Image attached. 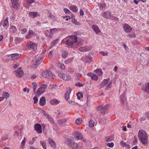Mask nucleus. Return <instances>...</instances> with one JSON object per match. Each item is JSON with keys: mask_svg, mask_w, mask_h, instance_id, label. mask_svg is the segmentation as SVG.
I'll return each mask as SVG.
<instances>
[{"mask_svg": "<svg viewBox=\"0 0 149 149\" xmlns=\"http://www.w3.org/2000/svg\"><path fill=\"white\" fill-rule=\"evenodd\" d=\"M139 138L143 144H146L148 142V136L146 133L143 130L139 131L138 133Z\"/></svg>", "mask_w": 149, "mask_h": 149, "instance_id": "nucleus-1", "label": "nucleus"}, {"mask_svg": "<svg viewBox=\"0 0 149 149\" xmlns=\"http://www.w3.org/2000/svg\"><path fill=\"white\" fill-rule=\"evenodd\" d=\"M43 59V55L40 56L37 59L33 60L31 65V67L33 68H36L42 62Z\"/></svg>", "mask_w": 149, "mask_h": 149, "instance_id": "nucleus-2", "label": "nucleus"}, {"mask_svg": "<svg viewBox=\"0 0 149 149\" xmlns=\"http://www.w3.org/2000/svg\"><path fill=\"white\" fill-rule=\"evenodd\" d=\"M20 55L18 54H14L9 55L6 56L7 59H6V61L8 62L9 60H15L18 59L20 57Z\"/></svg>", "mask_w": 149, "mask_h": 149, "instance_id": "nucleus-3", "label": "nucleus"}, {"mask_svg": "<svg viewBox=\"0 0 149 149\" xmlns=\"http://www.w3.org/2000/svg\"><path fill=\"white\" fill-rule=\"evenodd\" d=\"M13 73L16 77L19 78L22 77L24 74V72L22 70L21 67H19L18 69L14 70Z\"/></svg>", "mask_w": 149, "mask_h": 149, "instance_id": "nucleus-4", "label": "nucleus"}, {"mask_svg": "<svg viewBox=\"0 0 149 149\" xmlns=\"http://www.w3.org/2000/svg\"><path fill=\"white\" fill-rule=\"evenodd\" d=\"M42 76L48 79L54 78L53 75L51 72L49 70H46L43 72L42 73Z\"/></svg>", "mask_w": 149, "mask_h": 149, "instance_id": "nucleus-5", "label": "nucleus"}, {"mask_svg": "<svg viewBox=\"0 0 149 149\" xmlns=\"http://www.w3.org/2000/svg\"><path fill=\"white\" fill-rule=\"evenodd\" d=\"M58 74L61 78L65 80L69 81L71 79V77L69 75L65 74H63V72H58Z\"/></svg>", "mask_w": 149, "mask_h": 149, "instance_id": "nucleus-6", "label": "nucleus"}, {"mask_svg": "<svg viewBox=\"0 0 149 149\" xmlns=\"http://www.w3.org/2000/svg\"><path fill=\"white\" fill-rule=\"evenodd\" d=\"M33 36H34L37 38H39V36L37 34L34 32L32 30H29L25 38L26 39H29L32 38Z\"/></svg>", "mask_w": 149, "mask_h": 149, "instance_id": "nucleus-7", "label": "nucleus"}, {"mask_svg": "<svg viewBox=\"0 0 149 149\" xmlns=\"http://www.w3.org/2000/svg\"><path fill=\"white\" fill-rule=\"evenodd\" d=\"M72 136L75 140L77 141L80 139L82 137V134L78 131H75L73 134Z\"/></svg>", "mask_w": 149, "mask_h": 149, "instance_id": "nucleus-8", "label": "nucleus"}, {"mask_svg": "<svg viewBox=\"0 0 149 149\" xmlns=\"http://www.w3.org/2000/svg\"><path fill=\"white\" fill-rule=\"evenodd\" d=\"M70 38L67 40L66 41V44L69 46L72 45L75 42L74 41V36H70Z\"/></svg>", "mask_w": 149, "mask_h": 149, "instance_id": "nucleus-9", "label": "nucleus"}, {"mask_svg": "<svg viewBox=\"0 0 149 149\" xmlns=\"http://www.w3.org/2000/svg\"><path fill=\"white\" fill-rule=\"evenodd\" d=\"M56 31V28H53L52 29H50L49 31H47V32L45 33V35L50 38H52V35L55 33Z\"/></svg>", "mask_w": 149, "mask_h": 149, "instance_id": "nucleus-10", "label": "nucleus"}, {"mask_svg": "<svg viewBox=\"0 0 149 149\" xmlns=\"http://www.w3.org/2000/svg\"><path fill=\"white\" fill-rule=\"evenodd\" d=\"M142 89L143 91L149 94V82L143 84Z\"/></svg>", "mask_w": 149, "mask_h": 149, "instance_id": "nucleus-11", "label": "nucleus"}, {"mask_svg": "<svg viewBox=\"0 0 149 149\" xmlns=\"http://www.w3.org/2000/svg\"><path fill=\"white\" fill-rule=\"evenodd\" d=\"M74 41L75 43L77 44V45L81 46L83 42V40L81 38H77V37L75 35H74Z\"/></svg>", "mask_w": 149, "mask_h": 149, "instance_id": "nucleus-12", "label": "nucleus"}, {"mask_svg": "<svg viewBox=\"0 0 149 149\" xmlns=\"http://www.w3.org/2000/svg\"><path fill=\"white\" fill-rule=\"evenodd\" d=\"M13 7L15 9L19 8V5L18 3V0H11Z\"/></svg>", "mask_w": 149, "mask_h": 149, "instance_id": "nucleus-13", "label": "nucleus"}, {"mask_svg": "<svg viewBox=\"0 0 149 149\" xmlns=\"http://www.w3.org/2000/svg\"><path fill=\"white\" fill-rule=\"evenodd\" d=\"M35 130L39 134L42 132V126L40 125L38 123H36L34 125Z\"/></svg>", "mask_w": 149, "mask_h": 149, "instance_id": "nucleus-14", "label": "nucleus"}, {"mask_svg": "<svg viewBox=\"0 0 149 149\" xmlns=\"http://www.w3.org/2000/svg\"><path fill=\"white\" fill-rule=\"evenodd\" d=\"M102 16L106 19L111 18L113 17V16L111 15L110 12L108 11H106L103 13Z\"/></svg>", "mask_w": 149, "mask_h": 149, "instance_id": "nucleus-15", "label": "nucleus"}, {"mask_svg": "<svg viewBox=\"0 0 149 149\" xmlns=\"http://www.w3.org/2000/svg\"><path fill=\"white\" fill-rule=\"evenodd\" d=\"M123 27L124 31L126 32H130L132 30L131 27L127 24H125L123 25Z\"/></svg>", "mask_w": 149, "mask_h": 149, "instance_id": "nucleus-16", "label": "nucleus"}, {"mask_svg": "<svg viewBox=\"0 0 149 149\" xmlns=\"http://www.w3.org/2000/svg\"><path fill=\"white\" fill-rule=\"evenodd\" d=\"M46 103V100L44 97H42L40 98L39 101V104L42 106H44Z\"/></svg>", "mask_w": 149, "mask_h": 149, "instance_id": "nucleus-17", "label": "nucleus"}, {"mask_svg": "<svg viewBox=\"0 0 149 149\" xmlns=\"http://www.w3.org/2000/svg\"><path fill=\"white\" fill-rule=\"evenodd\" d=\"M126 98L125 93H123L120 97V100L121 103L123 104H125L126 103Z\"/></svg>", "mask_w": 149, "mask_h": 149, "instance_id": "nucleus-18", "label": "nucleus"}, {"mask_svg": "<svg viewBox=\"0 0 149 149\" xmlns=\"http://www.w3.org/2000/svg\"><path fill=\"white\" fill-rule=\"evenodd\" d=\"M72 90L70 88H68L67 90V91L65 94V99L68 100L69 98V95L71 91Z\"/></svg>", "mask_w": 149, "mask_h": 149, "instance_id": "nucleus-19", "label": "nucleus"}, {"mask_svg": "<svg viewBox=\"0 0 149 149\" xmlns=\"http://www.w3.org/2000/svg\"><path fill=\"white\" fill-rule=\"evenodd\" d=\"M92 28L96 33H98L100 32V31L99 28L96 25H93L92 26Z\"/></svg>", "mask_w": 149, "mask_h": 149, "instance_id": "nucleus-20", "label": "nucleus"}, {"mask_svg": "<svg viewBox=\"0 0 149 149\" xmlns=\"http://www.w3.org/2000/svg\"><path fill=\"white\" fill-rule=\"evenodd\" d=\"M65 144L68 146H70L73 141L70 139L66 138L64 140Z\"/></svg>", "mask_w": 149, "mask_h": 149, "instance_id": "nucleus-21", "label": "nucleus"}, {"mask_svg": "<svg viewBox=\"0 0 149 149\" xmlns=\"http://www.w3.org/2000/svg\"><path fill=\"white\" fill-rule=\"evenodd\" d=\"M66 121V120L65 119L59 120L58 121V125L59 126H62L64 125Z\"/></svg>", "mask_w": 149, "mask_h": 149, "instance_id": "nucleus-22", "label": "nucleus"}, {"mask_svg": "<svg viewBox=\"0 0 149 149\" xmlns=\"http://www.w3.org/2000/svg\"><path fill=\"white\" fill-rule=\"evenodd\" d=\"M3 26L6 28H8L9 26V23L8 21V18L7 17L4 21Z\"/></svg>", "mask_w": 149, "mask_h": 149, "instance_id": "nucleus-23", "label": "nucleus"}, {"mask_svg": "<svg viewBox=\"0 0 149 149\" xmlns=\"http://www.w3.org/2000/svg\"><path fill=\"white\" fill-rule=\"evenodd\" d=\"M109 81V78H108L107 79H104L100 84V86L102 87L104 86Z\"/></svg>", "mask_w": 149, "mask_h": 149, "instance_id": "nucleus-24", "label": "nucleus"}, {"mask_svg": "<svg viewBox=\"0 0 149 149\" xmlns=\"http://www.w3.org/2000/svg\"><path fill=\"white\" fill-rule=\"evenodd\" d=\"M48 140L49 143L51 146L54 148H55L56 146L55 142L51 138H49Z\"/></svg>", "mask_w": 149, "mask_h": 149, "instance_id": "nucleus-25", "label": "nucleus"}, {"mask_svg": "<svg viewBox=\"0 0 149 149\" xmlns=\"http://www.w3.org/2000/svg\"><path fill=\"white\" fill-rule=\"evenodd\" d=\"M45 91V90H43L40 87L36 93L38 95H40L43 93Z\"/></svg>", "mask_w": 149, "mask_h": 149, "instance_id": "nucleus-26", "label": "nucleus"}, {"mask_svg": "<svg viewBox=\"0 0 149 149\" xmlns=\"http://www.w3.org/2000/svg\"><path fill=\"white\" fill-rule=\"evenodd\" d=\"M70 147L73 149H77L78 147V145L77 143L73 142Z\"/></svg>", "mask_w": 149, "mask_h": 149, "instance_id": "nucleus-27", "label": "nucleus"}, {"mask_svg": "<svg viewBox=\"0 0 149 149\" xmlns=\"http://www.w3.org/2000/svg\"><path fill=\"white\" fill-rule=\"evenodd\" d=\"M113 140V136H109L106 137L105 138V140L106 142H110Z\"/></svg>", "mask_w": 149, "mask_h": 149, "instance_id": "nucleus-28", "label": "nucleus"}, {"mask_svg": "<svg viewBox=\"0 0 149 149\" xmlns=\"http://www.w3.org/2000/svg\"><path fill=\"white\" fill-rule=\"evenodd\" d=\"M108 107V105H106L102 107V111H101V112L102 114H104L107 112V109Z\"/></svg>", "mask_w": 149, "mask_h": 149, "instance_id": "nucleus-29", "label": "nucleus"}, {"mask_svg": "<svg viewBox=\"0 0 149 149\" xmlns=\"http://www.w3.org/2000/svg\"><path fill=\"white\" fill-rule=\"evenodd\" d=\"M70 9L74 12H76L78 9L77 6L74 5H72L70 7Z\"/></svg>", "mask_w": 149, "mask_h": 149, "instance_id": "nucleus-30", "label": "nucleus"}, {"mask_svg": "<svg viewBox=\"0 0 149 149\" xmlns=\"http://www.w3.org/2000/svg\"><path fill=\"white\" fill-rule=\"evenodd\" d=\"M36 44L30 41L28 42L26 44V47H36Z\"/></svg>", "mask_w": 149, "mask_h": 149, "instance_id": "nucleus-31", "label": "nucleus"}, {"mask_svg": "<svg viewBox=\"0 0 149 149\" xmlns=\"http://www.w3.org/2000/svg\"><path fill=\"white\" fill-rule=\"evenodd\" d=\"M2 97L3 98V99H5L6 100H7L8 98L9 97V94L8 93L5 92L3 93L2 94Z\"/></svg>", "mask_w": 149, "mask_h": 149, "instance_id": "nucleus-32", "label": "nucleus"}, {"mask_svg": "<svg viewBox=\"0 0 149 149\" xmlns=\"http://www.w3.org/2000/svg\"><path fill=\"white\" fill-rule=\"evenodd\" d=\"M92 58L91 56H86L85 58V60L86 62L87 63H90L91 62L92 60Z\"/></svg>", "mask_w": 149, "mask_h": 149, "instance_id": "nucleus-33", "label": "nucleus"}, {"mask_svg": "<svg viewBox=\"0 0 149 149\" xmlns=\"http://www.w3.org/2000/svg\"><path fill=\"white\" fill-rule=\"evenodd\" d=\"M42 112L43 115L48 119L52 116L44 110H42Z\"/></svg>", "mask_w": 149, "mask_h": 149, "instance_id": "nucleus-34", "label": "nucleus"}, {"mask_svg": "<svg viewBox=\"0 0 149 149\" xmlns=\"http://www.w3.org/2000/svg\"><path fill=\"white\" fill-rule=\"evenodd\" d=\"M61 54L63 58H65L68 55V52L65 51L63 50L61 52Z\"/></svg>", "mask_w": 149, "mask_h": 149, "instance_id": "nucleus-35", "label": "nucleus"}, {"mask_svg": "<svg viewBox=\"0 0 149 149\" xmlns=\"http://www.w3.org/2000/svg\"><path fill=\"white\" fill-rule=\"evenodd\" d=\"M26 140V138L24 137L21 143V145L20 147V148H22V149H24V147L25 146Z\"/></svg>", "mask_w": 149, "mask_h": 149, "instance_id": "nucleus-36", "label": "nucleus"}, {"mask_svg": "<svg viewBox=\"0 0 149 149\" xmlns=\"http://www.w3.org/2000/svg\"><path fill=\"white\" fill-rule=\"evenodd\" d=\"M99 5L100 9L102 10H105L106 6V5L104 3L100 4Z\"/></svg>", "mask_w": 149, "mask_h": 149, "instance_id": "nucleus-37", "label": "nucleus"}, {"mask_svg": "<svg viewBox=\"0 0 149 149\" xmlns=\"http://www.w3.org/2000/svg\"><path fill=\"white\" fill-rule=\"evenodd\" d=\"M37 12H31L29 13V16L32 17H34L37 16Z\"/></svg>", "mask_w": 149, "mask_h": 149, "instance_id": "nucleus-38", "label": "nucleus"}, {"mask_svg": "<svg viewBox=\"0 0 149 149\" xmlns=\"http://www.w3.org/2000/svg\"><path fill=\"white\" fill-rule=\"evenodd\" d=\"M40 143L44 149H47L45 142L44 141H40Z\"/></svg>", "mask_w": 149, "mask_h": 149, "instance_id": "nucleus-39", "label": "nucleus"}, {"mask_svg": "<svg viewBox=\"0 0 149 149\" xmlns=\"http://www.w3.org/2000/svg\"><path fill=\"white\" fill-rule=\"evenodd\" d=\"M120 144L121 145H122L123 147H126L128 148H129L130 147V146L129 145L127 144L125 142H124L122 141H120Z\"/></svg>", "mask_w": 149, "mask_h": 149, "instance_id": "nucleus-40", "label": "nucleus"}, {"mask_svg": "<svg viewBox=\"0 0 149 149\" xmlns=\"http://www.w3.org/2000/svg\"><path fill=\"white\" fill-rule=\"evenodd\" d=\"M77 125H79L82 123V119L81 118H78L75 121Z\"/></svg>", "mask_w": 149, "mask_h": 149, "instance_id": "nucleus-41", "label": "nucleus"}, {"mask_svg": "<svg viewBox=\"0 0 149 149\" xmlns=\"http://www.w3.org/2000/svg\"><path fill=\"white\" fill-rule=\"evenodd\" d=\"M79 49L80 51L82 52L87 51L89 49L86 48V47H80Z\"/></svg>", "mask_w": 149, "mask_h": 149, "instance_id": "nucleus-42", "label": "nucleus"}, {"mask_svg": "<svg viewBox=\"0 0 149 149\" xmlns=\"http://www.w3.org/2000/svg\"><path fill=\"white\" fill-rule=\"evenodd\" d=\"M72 22L74 24L78 25H80V23L79 22H77V20L75 19L74 18H72Z\"/></svg>", "mask_w": 149, "mask_h": 149, "instance_id": "nucleus-43", "label": "nucleus"}, {"mask_svg": "<svg viewBox=\"0 0 149 149\" xmlns=\"http://www.w3.org/2000/svg\"><path fill=\"white\" fill-rule=\"evenodd\" d=\"M95 72L97 74L98 76H100L102 74V71L100 69H97L95 70Z\"/></svg>", "mask_w": 149, "mask_h": 149, "instance_id": "nucleus-44", "label": "nucleus"}, {"mask_svg": "<svg viewBox=\"0 0 149 149\" xmlns=\"http://www.w3.org/2000/svg\"><path fill=\"white\" fill-rule=\"evenodd\" d=\"M73 58H69L65 61V63L68 64L71 63L73 61Z\"/></svg>", "mask_w": 149, "mask_h": 149, "instance_id": "nucleus-45", "label": "nucleus"}, {"mask_svg": "<svg viewBox=\"0 0 149 149\" xmlns=\"http://www.w3.org/2000/svg\"><path fill=\"white\" fill-rule=\"evenodd\" d=\"M95 122L92 120H90L89 123V125L90 127H93L94 126Z\"/></svg>", "mask_w": 149, "mask_h": 149, "instance_id": "nucleus-46", "label": "nucleus"}, {"mask_svg": "<svg viewBox=\"0 0 149 149\" xmlns=\"http://www.w3.org/2000/svg\"><path fill=\"white\" fill-rule=\"evenodd\" d=\"M17 29L16 27L14 26H12L10 28V31L13 33H14L16 31Z\"/></svg>", "mask_w": 149, "mask_h": 149, "instance_id": "nucleus-47", "label": "nucleus"}, {"mask_svg": "<svg viewBox=\"0 0 149 149\" xmlns=\"http://www.w3.org/2000/svg\"><path fill=\"white\" fill-rule=\"evenodd\" d=\"M77 99L80 100L83 97V94L80 92H78L77 94Z\"/></svg>", "mask_w": 149, "mask_h": 149, "instance_id": "nucleus-48", "label": "nucleus"}, {"mask_svg": "<svg viewBox=\"0 0 149 149\" xmlns=\"http://www.w3.org/2000/svg\"><path fill=\"white\" fill-rule=\"evenodd\" d=\"M63 10L65 13L67 14H70L71 13V12L68 9L66 8H64Z\"/></svg>", "mask_w": 149, "mask_h": 149, "instance_id": "nucleus-49", "label": "nucleus"}, {"mask_svg": "<svg viewBox=\"0 0 149 149\" xmlns=\"http://www.w3.org/2000/svg\"><path fill=\"white\" fill-rule=\"evenodd\" d=\"M91 78L92 79L96 81L98 79L97 76L94 74L92 76Z\"/></svg>", "mask_w": 149, "mask_h": 149, "instance_id": "nucleus-50", "label": "nucleus"}, {"mask_svg": "<svg viewBox=\"0 0 149 149\" xmlns=\"http://www.w3.org/2000/svg\"><path fill=\"white\" fill-rule=\"evenodd\" d=\"M112 83V81H110L106 87V89L109 88L111 87V84Z\"/></svg>", "mask_w": 149, "mask_h": 149, "instance_id": "nucleus-51", "label": "nucleus"}, {"mask_svg": "<svg viewBox=\"0 0 149 149\" xmlns=\"http://www.w3.org/2000/svg\"><path fill=\"white\" fill-rule=\"evenodd\" d=\"M20 65V63H16L13 66V68L15 69H16L17 68L19 67Z\"/></svg>", "mask_w": 149, "mask_h": 149, "instance_id": "nucleus-52", "label": "nucleus"}, {"mask_svg": "<svg viewBox=\"0 0 149 149\" xmlns=\"http://www.w3.org/2000/svg\"><path fill=\"white\" fill-rule=\"evenodd\" d=\"M33 99L34 100V102L33 103L35 104L37 103L38 101V98L36 96L34 97L33 98Z\"/></svg>", "mask_w": 149, "mask_h": 149, "instance_id": "nucleus-53", "label": "nucleus"}, {"mask_svg": "<svg viewBox=\"0 0 149 149\" xmlns=\"http://www.w3.org/2000/svg\"><path fill=\"white\" fill-rule=\"evenodd\" d=\"M107 146L110 147L112 148L114 144L113 142H111L110 143H107Z\"/></svg>", "mask_w": 149, "mask_h": 149, "instance_id": "nucleus-54", "label": "nucleus"}, {"mask_svg": "<svg viewBox=\"0 0 149 149\" xmlns=\"http://www.w3.org/2000/svg\"><path fill=\"white\" fill-rule=\"evenodd\" d=\"M47 87V85L46 84H43L40 87L42 88L43 90L46 88Z\"/></svg>", "mask_w": 149, "mask_h": 149, "instance_id": "nucleus-55", "label": "nucleus"}, {"mask_svg": "<svg viewBox=\"0 0 149 149\" xmlns=\"http://www.w3.org/2000/svg\"><path fill=\"white\" fill-rule=\"evenodd\" d=\"M53 53V51H50L49 53V58L52 59V54Z\"/></svg>", "mask_w": 149, "mask_h": 149, "instance_id": "nucleus-56", "label": "nucleus"}, {"mask_svg": "<svg viewBox=\"0 0 149 149\" xmlns=\"http://www.w3.org/2000/svg\"><path fill=\"white\" fill-rule=\"evenodd\" d=\"M27 30L25 28L22 29L21 31V33L22 34H24L26 33L27 32Z\"/></svg>", "mask_w": 149, "mask_h": 149, "instance_id": "nucleus-57", "label": "nucleus"}, {"mask_svg": "<svg viewBox=\"0 0 149 149\" xmlns=\"http://www.w3.org/2000/svg\"><path fill=\"white\" fill-rule=\"evenodd\" d=\"M75 86H77L82 87L83 86V84L80 83L79 82H78L75 84Z\"/></svg>", "mask_w": 149, "mask_h": 149, "instance_id": "nucleus-58", "label": "nucleus"}, {"mask_svg": "<svg viewBox=\"0 0 149 149\" xmlns=\"http://www.w3.org/2000/svg\"><path fill=\"white\" fill-rule=\"evenodd\" d=\"M26 1L29 4H31L34 2V0H26Z\"/></svg>", "mask_w": 149, "mask_h": 149, "instance_id": "nucleus-59", "label": "nucleus"}, {"mask_svg": "<svg viewBox=\"0 0 149 149\" xmlns=\"http://www.w3.org/2000/svg\"><path fill=\"white\" fill-rule=\"evenodd\" d=\"M100 53L103 56H107L108 55V52H104L102 51L100 52Z\"/></svg>", "mask_w": 149, "mask_h": 149, "instance_id": "nucleus-60", "label": "nucleus"}, {"mask_svg": "<svg viewBox=\"0 0 149 149\" xmlns=\"http://www.w3.org/2000/svg\"><path fill=\"white\" fill-rule=\"evenodd\" d=\"M50 103L52 105H55L56 103V100L55 99H53L52 100Z\"/></svg>", "mask_w": 149, "mask_h": 149, "instance_id": "nucleus-61", "label": "nucleus"}, {"mask_svg": "<svg viewBox=\"0 0 149 149\" xmlns=\"http://www.w3.org/2000/svg\"><path fill=\"white\" fill-rule=\"evenodd\" d=\"M48 120L51 123H54V121L53 120L52 117L48 119Z\"/></svg>", "mask_w": 149, "mask_h": 149, "instance_id": "nucleus-62", "label": "nucleus"}, {"mask_svg": "<svg viewBox=\"0 0 149 149\" xmlns=\"http://www.w3.org/2000/svg\"><path fill=\"white\" fill-rule=\"evenodd\" d=\"M61 110L60 109L56 111V114H58V116H59L61 115Z\"/></svg>", "mask_w": 149, "mask_h": 149, "instance_id": "nucleus-63", "label": "nucleus"}, {"mask_svg": "<svg viewBox=\"0 0 149 149\" xmlns=\"http://www.w3.org/2000/svg\"><path fill=\"white\" fill-rule=\"evenodd\" d=\"M23 91L24 92H26V91H27V93H28L29 92V89H27V88L25 87L23 89Z\"/></svg>", "mask_w": 149, "mask_h": 149, "instance_id": "nucleus-64", "label": "nucleus"}]
</instances>
